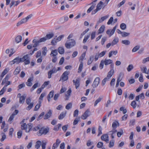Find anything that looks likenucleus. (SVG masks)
I'll return each mask as SVG.
<instances>
[{"label": "nucleus", "instance_id": "1", "mask_svg": "<svg viewBox=\"0 0 149 149\" xmlns=\"http://www.w3.org/2000/svg\"><path fill=\"white\" fill-rule=\"evenodd\" d=\"M75 44V41L73 39H69L65 44V47L68 49H70L74 46Z\"/></svg>", "mask_w": 149, "mask_h": 149}, {"label": "nucleus", "instance_id": "2", "mask_svg": "<svg viewBox=\"0 0 149 149\" xmlns=\"http://www.w3.org/2000/svg\"><path fill=\"white\" fill-rule=\"evenodd\" d=\"M49 129L48 128H45L42 127L40 129L39 132L38 133V136H41L42 134H46L49 132Z\"/></svg>", "mask_w": 149, "mask_h": 149}, {"label": "nucleus", "instance_id": "3", "mask_svg": "<svg viewBox=\"0 0 149 149\" xmlns=\"http://www.w3.org/2000/svg\"><path fill=\"white\" fill-rule=\"evenodd\" d=\"M24 61L22 60L21 58H20L19 57H17L14 58L12 61H10L9 62V64L12 65L15 63H16L17 64H18L20 62H22Z\"/></svg>", "mask_w": 149, "mask_h": 149}, {"label": "nucleus", "instance_id": "4", "mask_svg": "<svg viewBox=\"0 0 149 149\" xmlns=\"http://www.w3.org/2000/svg\"><path fill=\"white\" fill-rule=\"evenodd\" d=\"M69 74V71H66L64 72L61 77L60 80H62L63 81L67 80L68 79V75Z\"/></svg>", "mask_w": 149, "mask_h": 149}, {"label": "nucleus", "instance_id": "5", "mask_svg": "<svg viewBox=\"0 0 149 149\" xmlns=\"http://www.w3.org/2000/svg\"><path fill=\"white\" fill-rule=\"evenodd\" d=\"M22 60H23V62H24L25 65L29 64L30 63V58L28 54H26L23 57L21 58Z\"/></svg>", "mask_w": 149, "mask_h": 149}, {"label": "nucleus", "instance_id": "6", "mask_svg": "<svg viewBox=\"0 0 149 149\" xmlns=\"http://www.w3.org/2000/svg\"><path fill=\"white\" fill-rule=\"evenodd\" d=\"M117 27V26L116 25L113 27L112 29H108L106 31V33L109 36H111L114 33Z\"/></svg>", "mask_w": 149, "mask_h": 149}, {"label": "nucleus", "instance_id": "7", "mask_svg": "<svg viewBox=\"0 0 149 149\" xmlns=\"http://www.w3.org/2000/svg\"><path fill=\"white\" fill-rule=\"evenodd\" d=\"M111 69L110 71L108 72L107 76L106 77V78L108 79L109 80L113 74L114 72V70L113 69V65H111Z\"/></svg>", "mask_w": 149, "mask_h": 149}, {"label": "nucleus", "instance_id": "8", "mask_svg": "<svg viewBox=\"0 0 149 149\" xmlns=\"http://www.w3.org/2000/svg\"><path fill=\"white\" fill-rule=\"evenodd\" d=\"M100 79L99 77H96L92 84V86L93 88H95L97 87L100 83Z\"/></svg>", "mask_w": 149, "mask_h": 149}, {"label": "nucleus", "instance_id": "9", "mask_svg": "<svg viewBox=\"0 0 149 149\" xmlns=\"http://www.w3.org/2000/svg\"><path fill=\"white\" fill-rule=\"evenodd\" d=\"M57 71L55 67H54L52 70H50L48 72V78H50L52 77V75L53 73H56Z\"/></svg>", "mask_w": 149, "mask_h": 149}, {"label": "nucleus", "instance_id": "10", "mask_svg": "<svg viewBox=\"0 0 149 149\" xmlns=\"http://www.w3.org/2000/svg\"><path fill=\"white\" fill-rule=\"evenodd\" d=\"M90 111L88 110H86L84 113L81 116V118L83 120H85L89 116L88 113Z\"/></svg>", "mask_w": 149, "mask_h": 149}, {"label": "nucleus", "instance_id": "11", "mask_svg": "<svg viewBox=\"0 0 149 149\" xmlns=\"http://www.w3.org/2000/svg\"><path fill=\"white\" fill-rule=\"evenodd\" d=\"M101 138L102 140L106 141L107 143H109V136L107 134H104L102 135L101 136Z\"/></svg>", "mask_w": 149, "mask_h": 149}, {"label": "nucleus", "instance_id": "12", "mask_svg": "<svg viewBox=\"0 0 149 149\" xmlns=\"http://www.w3.org/2000/svg\"><path fill=\"white\" fill-rule=\"evenodd\" d=\"M47 39H45V38H41L40 40L39 41H37V42H36L33 45V47H36L38 45V43L41 42H44Z\"/></svg>", "mask_w": 149, "mask_h": 149}, {"label": "nucleus", "instance_id": "13", "mask_svg": "<svg viewBox=\"0 0 149 149\" xmlns=\"http://www.w3.org/2000/svg\"><path fill=\"white\" fill-rule=\"evenodd\" d=\"M62 38H54L52 41L51 43L53 45H55L56 43L61 40Z\"/></svg>", "mask_w": 149, "mask_h": 149}, {"label": "nucleus", "instance_id": "14", "mask_svg": "<svg viewBox=\"0 0 149 149\" xmlns=\"http://www.w3.org/2000/svg\"><path fill=\"white\" fill-rule=\"evenodd\" d=\"M52 113V111L51 110H49L48 112L44 116V119L45 120L49 118L51 116Z\"/></svg>", "mask_w": 149, "mask_h": 149}, {"label": "nucleus", "instance_id": "15", "mask_svg": "<svg viewBox=\"0 0 149 149\" xmlns=\"http://www.w3.org/2000/svg\"><path fill=\"white\" fill-rule=\"evenodd\" d=\"M32 16V14L30 15H28L27 17L25 18H24L22 19L20 21L23 24L27 22L28 20L31 18Z\"/></svg>", "mask_w": 149, "mask_h": 149}, {"label": "nucleus", "instance_id": "16", "mask_svg": "<svg viewBox=\"0 0 149 149\" xmlns=\"http://www.w3.org/2000/svg\"><path fill=\"white\" fill-rule=\"evenodd\" d=\"M72 91L71 89L70 88L67 91V94H65V99L66 100H68L69 97L70 95V94L71 93Z\"/></svg>", "mask_w": 149, "mask_h": 149}, {"label": "nucleus", "instance_id": "17", "mask_svg": "<svg viewBox=\"0 0 149 149\" xmlns=\"http://www.w3.org/2000/svg\"><path fill=\"white\" fill-rule=\"evenodd\" d=\"M66 113V111H65L64 112H62L59 116L58 117V119L59 120L63 119L65 116Z\"/></svg>", "mask_w": 149, "mask_h": 149}, {"label": "nucleus", "instance_id": "18", "mask_svg": "<svg viewBox=\"0 0 149 149\" xmlns=\"http://www.w3.org/2000/svg\"><path fill=\"white\" fill-rule=\"evenodd\" d=\"M73 82L74 85H75V88L76 89H77L79 86V81L78 79H76V81L74 80H73Z\"/></svg>", "mask_w": 149, "mask_h": 149}, {"label": "nucleus", "instance_id": "19", "mask_svg": "<svg viewBox=\"0 0 149 149\" xmlns=\"http://www.w3.org/2000/svg\"><path fill=\"white\" fill-rule=\"evenodd\" d=\"M105 29V27L104 25H102L100 26L98 31V34L104 32Z\"/></svg>", "mask_w": 149, "mask_h": 149}, {"label": "nucleus", "instance_id": "20", "mask_svg": "<svg viewBox=\"0 0 149 149\" xmlns=\"http://www.w3.org/2000/svg\"><path fill=\"white\" fill-rule=\"evenodd\" d=\"M26 97V95H22L19 98V103L21 104H23L24 102L25 98Z\"/></svg>", "mask_w": 149, "mask_h": 149}, {"label": "nucleus", "instance_id": "21", "mask_svg": "<svg viewBox=\"0 0 149 149\" xmlns=\"http://www.w3.org/2000/svg\"><path fill=\"white\" fill-rule=\"evenodd\" d=\"M103 5V2L101 1L98 3L96 9L97 10H100L102 8V6Z\"/></svg>", "mask_w": 149, "mask_h": 149}, {"label": "nucleus", "instance_id": "22", "mask_svg": "<svg viewBox=\"0 0 149 149\" xmlns=\"http://www.w3.org/2000/svg\"><path fill=\"white\" fill-rule=\"evenodd\" d=\"M32 127V124L31 123H29L27 125V127L26 128V132H29Z\"/></svg>", "mask_w": 149, "mask_h": 149}, {"label": "nucleus", "instance_id": "23", "mask_svg": "<svg viewBox=\"0 0 149 149\" xmlns=\"http://www.w3.org/2000/svg\"><path fill=\"white\" fill-rule=\"evenodd\" d=\"M45 93L44 92L42 93L40 95L39 98V103L40 104H41L42 101L43 100V97L45 96Z\"/></svg>", "mask_w": 149, "mask_h": 149}, {"label": "nucleus", "instance_id": "24", "mask_svg": "<svg viewBox=\"0 0 149 149\" xmlns=\"http://www.w3.org/2000/svg\"><path fill=\"white\" fill-rule=\"evenodd\" d=\"M57 54V50L56 49H55L52 50L50 55L51 56H56Z\"/></svg>", "mask_w": 149, "mask_h": 149}, {"label": "nucleus", "instance_id": "25", "mask_svg": "<svg viewBox=\"0 0 149 149\" xmlns=\"http://www.w3.org/2000/svg\"><path fill=\"white\" fill-rule=\"evenodd\" d=\"M33 77H30L29 78L27 81V82L26 83V85L29 86H32V83L31 82L33 81Z\"/></svg>", "mask_w": 149, "mask_h": 149}, {"label": "nucleus", "instance_id": "26", "mask_svg": "<svg viewBox=\"0 0 149 149\" xmlns=\"http://www.w3.org/2000/svg\"><path fill=\"white\" fill-rule=\"evenodd\" d=\"M119 124L118 121H115L113 122L112 127L114 129V128H116L117 126H119Z\"/></svg>", "mask_w": 149, "mask_h": 149}, {"label": "nucleus", "instance_id": "27", "mask_svg": "<svg viewBox=\"0 0 149 149\" xmlns=\"http://www.w3.org/2000/svg\"><path fill=\"white\" fill-rule=\"evenodd\" d=\"M102 99V97H100L97 99L95 101L94 103V106L95 107L97 106V104L100 102Z\"/></svg>", "mask_w": 149, "mask_h": 149}, {"label": "nucleus", "instance_id": "28", "mask_svg": "<svg viewBox=\"0 0 149 149\" xmlns=\"http://www.w3.org/2000/svg\"><path fill=\"white\" fill-rule=\"evenodd\" d=\"M104 62L105 65H107L112 63V61L110 59H105L104 61Z\"/></svg>", "mask_w": 149, "mask_h": 149}, {"label": "nucleus", "instance_id": "29", "mask_svg": "<svg viewBox=\"0 0 149 149\" xmlns=\"http://www.w3.org/2000/svg\"><path fill=\"white\" fill-rule=\"evenodd\" d=\"M20 67H17L15 70L14 72V74H15L17 75L18 74L19 72L20 71Z\"/></svg>", "mask_w": 149, "mask_h": 149}, {"label": "nucleus", "instance_id": "30", "mask_svg": "<svg viewBox=\"0 0 149 149\" xmlns=\"http://www.w3.org/2000/svg\"><path fill=\"white\" fill-rule=\"evenodd\" d=\"M94 59V56H91L90 57V59L88 60L87 62L88 65L91 64L93 61Z\"/></svg>", "mask_w": 149, "mask_h": 149}, {"label": "nucleus", "instance_id": "31", "mask_svg": "<svg viewBox=\"0 0 149 149\" xmlns=\"http://www.w3.org/2000/svg\"><path fill=\"white\" fill-rule=\"evenodd\" d=\"M108 16L106 15L101 17L100 19H99L98 21L99 22V23L102 22L104 20L107 19L108 18Z\"/></svg>", "mask_w": 149, "mask_h": 149}, {"label": "nucleus", "instance_id": "32", "mask_svg": "<svg viewBox=\"0 0 149 149\" xmlns=\"http://www.w3.org/2000/svg\"><path fill=\"white\" fill-rule=\"evenodd\" d=\"M41 142L40 141H37L36 143V145L35 146V148H39L41 145Z\"/></svg>", "mask_w": 149, "mask_h": 149}, {"label": "nucleus", "instance_id": "33", "mask_svg": "<svg viewBox=\"0 0 149 149\" xmlns=\"http://www.w3.org/2000/svg\"><path fill=\"white\" fill-rule=\"evenodd\" d=\"M117 50L114 51H111L109 53V57H110L113 54L116 55L117 53Z\"/></svg>", "mask_w": 149, "mask_h": 149}, {"label": "nucleus", "instance_id": "34", "mask_svg": "<svg viewBox=\"0 0 149 149\" xmlns=\"http://www.w3.org/2000/svg\"><path fill=\"white\" fill-rule=\"evenodd\" d=\"M43 50L42 51V55L45 56L47 53V48L46 47H44L42 49Z\"/></svg>", "mask_w": 149, "mask_h": 149}, {"label": "nucleus", "instance_id": "35", "mask_svg": "<svg viewBox=\"0 0 149 149\" xmlns=\"http://www.w3.org/2000/svg\"><path fill=\"white\" fill-rule=\"evenodd\" d=\"M8 72V70L7 69H5V70L3 71V72H2L1 73V79H0L1 80L2 78V77H3L4 76V75L6 74Z\"/></svg>", "mask_w": 149, "mask_h": 149}, {"label": "nucleus", "instance_id": "36", "mask_svg": "<svg viewBox=\"0 0 149 149\" xmlns=\"http://www.w3.org/2000/svg\"><path fill=\"white\" fill-rule=\"evenodd\" d=\"M58 52L60 54H63L64 52V49L63 47H59L58 49Z\"/></svg>", "mask_w": 149, "mask_h": 149}, {"label": "nucleus", "instance_id": "37", "mask_svg": "<svg viewBox=\"0 0 149 149\" xmlns=\"http://www.w3.org/2000/svg\"><path fill=\"white\" fill-rule=\"evenodd\" d=\"M86 56V52L83 53L80 56L79 58V61L81 62L83 61L84 58H85Z\"/></svg>", "mask_w": 149, "mask_h": 149}, {"label": "nucleus", "instance_id": "38", "mask_svg": "<svg viewBox=\"0 0 149 149\" xmlns=\"http://www.w3.org/2000/svg\"><path fill=\"white\" fill-rule=\"evenodd\" d=\"M7 85H5L4 87L0 91V95H3L6 89V87Z\"/></svg>", "mask_w": 149, "mask_h": 149}, {"label": "nucleus", "instance_id": "39", "mask_svg": "<svg viewBox=\"0 0 149 149\" xmlns=\"http://www.w3.org/2000/svg\"><path fill=\"white\" fill-rule=\"evenodd\" d=\"M38 84H39L38 83H36L35 84H34V85L31 88V91H32L34 90V89L36 88L37 87L39 86H40V85H39V86H38Z\"/></svg>", "mask_w": 149, "mask_h": 149}, {"label": "nucleus", "instance_id": "40", "mask_svg": "<svg viewBox=\"0 0 149 149\" xmlns=\"http://www.w3.org/2000/svg\"><path fill=\"white\" fill-rule=\"evenodd\" d=\"M83 66V63L82 62H81L79 65V68L78 71V73H80L82 70Z\"/></svg>", "mask_w": 149, "mask_h": 149}, {"label": "nucleus", "instance_id": "41", "mask_svg": "<svg viewBox=\"0 0 149 149\" xmlns=\"http://www.w3.org/2000/svg\"><path fill=\"white\" fill-rule=\"evenodd\" d=\"M120 27L122 30H124L126 29V25L125 23H122L120 24Z\"/></svg>", "mask_w": 149, "mask_h": 149}, {"label": "nucleus", "instance_id": "42", "mask_svg": "<svg viewBox=\"0 0 149 149\" xmlns=\"http://www.w3.org/2000/svg\"><path fill=\"white\" fill-rule=\"evenodd\" d=\"M118 38H115L114 39L111 43V45L113 46V45L116 44L118 41Z\"/></svg>", "mask_w": 149, "mask_h": 149}, {"label": "nucleus", "instance_id": "43", "mask_svg": "<svg viewBox=\"0 0 149 149\" xmlns=\"http://www.w3.org/2000/svg\"><path fill=\"white\" fill-rule=\"evenodd\" d=\"M134 68L132 64L129 65L127 69L128 72L130 71Z\"/></svg>", "mask_w": 149, "mask_h": 149}, {"label": "nucleus", "instance_id": "44", "mask_svg": "<svg viewBox=\"0 0 149 149\" xmlns=\"http://www.w3.org/2000/svg\"><path fill=\"white\" fill-rule=\"evenodd\" d=\"M29 106L26 107V109L28 110H29L33 107V103L32 102L28 105Z\"/></svg>", "mask_w": 149, "mask_h": 149}, {"label": "nucleus", "instance_id": "45", "mask_svg": "<svg viewBox=\"0 0 149 149\" xmlns=\"http://www.w3.org/2000/svg\"><path fill=\"white\" fill-rule=\"evenodd\" d=\"M45 113L44 112H42L40 113V114L39 115L38 117V118L37 119V120H40L42 119V118L43 116L45 115Z\"/></svg>", "mask_w": 149, "mask_h": 149}, {"label": "nucleus", "instance_id": "46", "mask_svg": "<svg viewBox=\"0 0 149 149\" xmlns=\"http://www.w3.org/2000/svg\"><path fill=\"white\" fill-rule=\"evenodd\" d=\"M109 80L107 78H105L102 80V85L104 86L105 84L107 81H109Z\"/></svg>", "mask_w": 149, "mask_h": 149}, {"label": "nucleus", "instance_id": "47", "mask_svg": "<svg viewBox=\"0 0 149 149\" xmlns=\"http://www.w3.org/2000/svg\"><path fill=\"white\" fill-rule=\"evenodd\" d=\"M102 128L100 126H99L98 130V134L97 135V136H99L100 134H102Z\"/></svg>", "mask_w": 149, "mask_h": 149}, {"label": "nucleus", "instance_id": "48", "mask_svg": "<svg viewBox=\"0 0 149 149\" xmlns=\"http://www.w3.org/2000/svg\"><path fill=\"white\" fill-rule=\"evenodd\" d=\"M1 135L2 138L1 139L0 141L1 142H2L6 139V136L5 134L3 133H1Z\"/></svg>", "mask_w": 149, "mask_h": 149}, {"label": "nucleus", "instance_id": "49", "mask_svg": "<svg viewBox=\"0 0 149 149\" xmlns=\"http://www.w3.org/2000/svg\"><path fill=\"white\" fill-rule=\"evenodd\" d=\"M95 7V6L92 5L87 10V13H89L93 10Z\"/></svg>", "mask_w": 149, "mask_h": 149}, {"label": "nucleus", "instance_id": "50", "mask_svg": "<svg viewBox=\"0 0 149 149\" xmlns=\"http://www.w3.org/2000/svg\"><path fill=\"white\" fill-rule=\"evenodd\" d=\"M72 107V103H69L66 106L65 108L68 110L69 109L71 108Z\"/></svg>", "mask_w": 149, "mask_h": 149}, {"label": "nucleus", "instance_id": "51", "mask_svg": "<svg viewBox=\"0 0 149 149\" xmlns=\"http://www.w3.org/2000/svg\"><path fill=\"white\" fill-rule=\"evenodd\" d=\"M131 105L133 107V108H135L136 106V104L135 101H132L131 104Z\"/></svg>", "mask_w": 149, "mask_h": 149}, {"label": "nucleus", "instance_id": "52", "mask_svg": "<svg viewBox=\"0 0 149 149\" xmlns=\"http://www.w3.org/2000/svg\"><path fill=\"white\" fill-rule=\"evenodd\" d=\"M122 43L125 45H129L130 43L129 41L127 40H122Z\"/></svg>", "mask_w": 149, "mask_h": 149}, {"label": "nucleus", "instance_id": "53", "mask_svg": "<svg viewBox=\"0 0 149 149\" xmlns=\"http://www.w3.org/2000/svg\"><path fill=\"white\" fill-rule=\"evenodd\" d=\"M41 104H40L39 102L35 106L34 108V111H37L39 109L40 106Z\"/></svg>", "mask_w": 149, "mask_h": 149}, {"label": "nucleus", "instance_id": "54", "mask_svg": "<svg viewBox=\"0 0 149 149\" xmlns=\"http://www.w3.org/2000/svg\"><path fill=\"white\" fill-rule=\"evenodd\" d=\"M54 91H51L48 95L47 97L49 98H52L53 96Z\"/></svg>", "mask_w": 149, "mask_h": 149}, {"label": "nucleus", "instance_id": "55", "mask_svg": "<svg viewBox=\"0 0 149 149\" xmlns=\"http://www.w3.org/2000/svg\"><path fill=\"white\" fill-rule=\"evenodd\" d=\"M123 131L122 130H121L120 132H117V135L118 137H120L123 134Z\"/></svg>", "mask_w": 149, "mask_h": 149}, {"label": "nucleus", "instance_id": "56", "mask_svg": "<svg viewBox=\"0 0 149 149\" xmlns=\"http://www.w3.org/2000/svg\"><path fill=\"white\" fill-rule=\"evenodd\" d=\"M141 70L143 72L148 74V71H147V68L146 67H144L143 69L142 68H141Z\"/></svg>", "mask_w": 149, "mask_h": 149}, {"label": "nucleus", "instance_id": "57", "mask_svg": "<svg viewBox=\"0 0 149 149\" xmlns=\"http://www.w3.org/2000/svg\"><path fill=\"white\" fill-rule=\"evenodd\" d=\"M103 145V143L101 142H99L97 145V147L98 148H101L102 147Z\"/></svg>", "mask_w": 149, "mask_h": 149}, {"label": "nucleus", "instance_id": "58", "mask_svg": "<svg viewBox=\"0 0 149 149\" xmlns=\"http://www.w3.org/2000/svg\"><path fill=\"white\" fill-rule=\"evenodd\" d=\"M139 48L140 47L139 46H136L132 49V52H136L139 49Z\"/></svg>", "mask_w": 149, "mask_h": 149}, {"label": "nucleus", "instance_id": "59", "mask_svg": "<svg viewBox=\"0 0 149 149\" xmlns=\"http://www.w3.org/2000/svg\"><path fill=\"white\" fill-rule=\"evenodd\" d=\"M80 120V118L79 117L78 118H76L74 120L73 123V125H77L79 121Z\"/></svg>", "mask_w": 149, "mask_h": 149}, {"label": "nucleus", "instance_id": "60", "mask_svg": "<svg viewBox=\"0 0 149 149\" xmlns=\"http://www.w3.org/2000/svg\"><path fill=\"white\" fill-rule=\"evenodd\" d=\"M113 21V17H111L108 21L107 22V24L108 25H109L112 23Z\"/></svg>", "mask_w": 149, "mask_h": 149}, {"label": "nucleus", "instance_id": "61", "mask_svg": "<svg viewBox=\"0 0 149 149\" xmlns=\"http://www.w3.org/2000/svg\"><path fill=\"white\" fill-rule=\"evenodd\" d=\"M115 79L114 78L112 79L110 83V85L111 86H113L115 84Z\"/></svg>", "mask_w": 149, "mask_h": 149}, {"label": "nucleus", "instance_id": "62", "mask_svg": "<svg viewBox=\"0 0 149 149\" xmlns=\"http://www.w3.org/2000/svg\"><path fill=\"white\" fill-rule=\"evenodd\" d=\"M104 64V60H102L100 63L99 65V67L100 69H102L103 67Z\"/></svg>", "mask_w": 149, "mask_h": 149}, {"label": "nucleus", "instance_id": "63", "mask_svg": "<svg viewBox=\"0 0 149 149\" xmlns=\"http://www.w3.org/2000/svg\"><path fill=\"white\" fill-rule=\"evenodd\" d=\"M130 34V33L125 32H123L121 34L123 37H126L128 36Z\"/></svg>", "mask_w": 149, "mask_h": 149}, {"label": "nucleus", "instance_id": "64", "mask_svg": "<svg viewBox=\"0 0 149 149\" xmlns=\"http://www.w3.org/2000/svg\"><path fill=\"white\" fill-rule=\"evenodd\" d=\"M125 2V0H123L121 2H120V3H119L117 5V7L118 8H119L122 5L124 4Z\"/></svg>", "mask_w": 149, "mask_h": 149}]
</instances>
